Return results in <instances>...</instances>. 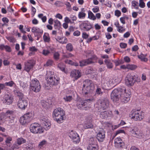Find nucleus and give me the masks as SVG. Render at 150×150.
<instances>
[{
	"mask_svg": "<svg viewBox=\"0 0 150 150\" xmlns=\"http://www.w3.org/2000/svg\"><path fill=\"white\" fill-rule=\"evenodd\" d=\"M131 96V92L126 89H122L120 92L115 89L112 91L111 95V99L116 104L119 103L120 97L121 102L122 103H126L130 100Z\"/></svg>",
	"mask_w": 150,
	"mask_h": 150,
	"instance_id": "f257e3e1",
	"label": "nucleus"
},
{
	"mask_svg": "<svg viewBox=\"0 0 150 150\" xmlns=\"http://www.w3.org/2000/svg\"><path fill=\"white\" fill-rule=\"evenodd\" d=\"M52 116L54 120L59 124L62 123L65 118V112L60 108H57L53 110Z\"/></svg>",
	"mask_w": 150,
	"mask_h": 150,
	"instance_id": "f03ea898",
	"label": "nucleus"
},
{
	"mask_svg": "<svg viewBox=\"0 0 150 150\" xmlns=\"http://www.w3.org/2000/svg\"><path fill=\"white\" fill-rule=\"evenodd\" d=\"M129 117L134 120L141 121L144 118L145 113L138 109H133L130 112Z\"/></svg>",
	"mask_w": 150,
	"mask_h": 150,
	"instance_id": "7ed1b4c3",
	"label": "nucleus"
},
{
	"mask_svg": "<svg viewBox=\"0 0 150 150\" xmlns=\"http://www.w3.org/2000/svg\"><path fill=\"white\" fill-rule=\"evenodd\" d=\"M125 80L126 84H139L141 80L137 75H135L132 76L131 74L129 73L127 75Z\"/></svg>",
	"mask_w": 150,
	"mask_h": 150,
	"instance_id": "20e7f679",
	"label": "nucleus"
},
{
	"mask_svg": "<svg viewBox=\"0 0 150 150\" xmlns=\"http://www.w3.org/2000/svg\"><path fill=\"white\" fill-rule=\"evenodd\" d=\"M12 113V112L11 111L8 110L6 113H1L0 115V124L1 125L4 123H12L10 116Z\"/></svg>",
	"mask_w": 150,
	"mask_h": 150,
	"instance_id": "39448f33",
	"label": "nucleus"
},
{
	"mask_svg": "<svg viewBox=\"0 0 150 150\" xmlns=\"http://www.w3.org/2000/svg\"><path fill=\"white\" fill-rule=\"evenodd\" d=\"M30 130L31 132L34 134H41L43 133L44 129L42 126L38 123H35L30 125Z\"/></svg>",
	"mask_w": 150,
	"mask_h": 150,
	"instance_id": "423d86ee",
	"label": "nucleus"
},
{
	"mask_svg": "<svg viewBox=\"0 0 150 150\" xmlns=\"http://www.w3.org/2000/svg\"><path fill=\"white\" fill-rule=\"evenodd\" d=\"M54 72L49 71L47 72L46 80L47 83L49 84H58L59 83V79H56L55 77L53 78L52 76L54 74Z\"/></svg>",
	"mask_w": 150,
	"mask_h": 150,
	"instance_id": "0eeeda50",
	"label": "nucleus"
},
{
	"mask_svg": "<svg viewBox=\"0 0 150 150\" xmlns=\"http://www.w3.org/2000/svg\"><path fill=\"white\" fill-rule=\"evenodd\" d=\"M41 122L44 130L45 129L47 130L50 128L51 125V122L47 117H42L41 118Z\"/></svg>",
	"mask_w": 150,
	"mask_h": 150,
	"instance_id": "6e6552de",
	"label": "nucleus"
},
{
	"mask_svg": "<svg viewBox=\"0 0 150 150\" xmlns=\"http://www.w3.org/2000/svg\"><path fill=\"white\" fill-rule=\"evenodd\" d=\"M68 135L74 142L77 143L80 142L79 136L76 132L71 131L69 132Z\"/></svg>",
	"mask_w": 150,
	"mask_h": 150,
	"instance_id": "1a4fd4ad",
	"label": "nucleus"
},
{
	"mask_svg": "<svg viewBox=\"0 0 150 150\" xmlns=\"http://www.w3.org/2000/svg\"><path fill=\"white\" fill-rule=\"evenodd\" d=\"M27 97H23L21 99H19L18 106L19 108L22 110L25 109L28 105Z\"/></svg>",
	"mask_w": 150,
	"mask_h": 150,
	"instance_id": "9d476101",
	"label": "nucleus"
},
{
	"mask_svg": "<svg viewBox=\"0 0 150 150\" xmlns=\"http://www.w3.org/2000/svg\"><path fill=\"white\" fill-rule=\"evenodd\" d=\"M79 27L81 30L84 31H88L92 28L91 24L88 21H84L79 25Z\"/></svg>",
	"mask_w": 150,
	"mask_h": 150,
	"instance_id": "9b49d317",
	"label": "nucleus"
},
{
	"mask_svg": "<svg viewBox=\"0 0 150 150\" xmlns=\"http://www.w3.org/2000/svg\"><path fill=\"white\" fill-rule=\"evenodd\" d=\"M98 103L100 107L103 109H106L109 106V103L108 100L107 98H102L99 99Z\"/></svg>",
	"mask_w": 150,
	"mask_h": 150,
	"instance_id": "f8f14e48",
	"label": "nucleus"
},
{
	"mask_svg": "<svg viewBox=\"0 0 150 150\" xmlns=\"http://www.w3.org/2000/svg\"><path fill=\"white\" fill-rule=\"evenodd\" d=\"M35 63L33 60H29L24 63V70L28 72L33 67Z\"/></svg>",
	"mask_w": 150,
	"mask_h": 150,
	"instance_id": "ddd939ff",
	"label": "nucleus"
},
{
	"mask_svg": "<svg viewBox=\"0 0 150 150\" xmlns=\"http://www.w3.org/2000/svg\"><path fill=\"white\" fill-rule=\"evenodd\" d=\"M132 134L136 137L140 139L143 137L144 136L142 131L136 128L132 129Z\"/></svg>",
	"mask_w": 150,
	"mask_h": 150,
	"instance_id": "4468645a",
	"label": "nucleus"
},
{
	"mask_svg": "<svg viewBox=\"0 0 150 150\" xmlns=\"http://www.w3.org/2000/svg\"><path fill=\"white\" fill-rule=\"evenodd\" d=\"M105 137V132L103 129L99 131L97 134V138L99 142H103Z\"/></svg>",
	"mask_w": 150,
	"mask_h": 150,
	"instance_id": "2eb2a0df",
	"label": "nucleus"
},
{
	"mask_svg": "<svg viewBox=\"0 0 150 150\" xmlns=\"http://www.w3.org/2000/svg\"><path fill=\"white\" fill-rule=\"evenodd\" d=\"M32 32L34 34L35 36L36 37V36H39L42 35L43 33V31L42 29L36 27H34L31 29Z\"/></svg>",
	"mask_w": 150,
	"mask_h": 150,
	"instance_id": "dca6fc26",
	"label": "nucleus"
},
{
	"mask_svg": "<svg viewBox=\"0 0 150 150\" xmlns=\"http://www.w3.org/2000/svg\"><path fill=\"white\" fill-rule=\"evenodd\" d=\"M115 146L117 148L122 147L124 146V143L120 137L116 138L114 140Z\"/></svg>",
	"mask_w": 150,
	"mask_h": 150,
	"instance_id": "f3484780",
	"label": "nucleus"
},
{
	"mask_svg": "<svg viewBox=\"0 0 150 150\" xmlns=\"http://www.w3.org/2000/svg\"><path fill=\"white\" fill-rule=\"evenodd\" d=\"M81 74L80 71L77 70H74L71 72L70 76L72 78L77 79L81 76Z\"/></svg>",
	"mask_w": 150,
	"mask_h": 150,
	"instance_id": "a211bd4d",
	"label": "nucleus"
},
{
	"mask_svg": "<svg viewBox=\"0 0 150 150\" xmlns=\"http://www.w3.org/2000/svg\"><path fill=\"white\" fill-rule=\"evenodd\" d=\"M112 115V112L109 110L101 112L100 115V117L103 118H106L108 117H111Z\"/></svg>",
	"mask_w": 150,
	"mask_h": 150,
	"instance_id": "6ab92c4d",
	"label": "nucleus"
},
{
	"mask_svg": "<svg viewBox=\"0 0 150 150\" xmlns=\"http://www.w3.org/2000/svg\"><path fill=\"white\" fill-rule=\"evenodd\" d=\"M19 122L20 124L23 125H26L30 122L24 115L21 117Z\"/></svg>",
	"mask_w": 150,
	"mask_h": 150,
	"instance_id": "aec40b11",
	"label": "nucleus"
},
{
	"mask_svg": "<svg viewBox=\"0 0 150 150\" xmlns=\"http://www.w3.org/2000/svg\"><path fill=\"white\" fill-rule=\"evenodd\" d=\"M4 101L5 103L8 105H9L11 104L13 101V98L10 96L8 94L5 95L4 97Z\"/></svg>",
	"mask_w": 150,
	"mask_h": 150,
	"instance_id": "412c9836",
	"label": "nucleus"
},
{
	"mask_svg": "<svg viewBox=\"0 0 150 150\" xmlns=\"http://www.w3.org/2000/svg\"><path fill=\"white\" fill-rule=\"evenodd\" d=\"M87 101L82 102L80 104L79 103H77V106L78 108L81 110H86V108L87 106Z\"/></svg>",
	"mask_w": 150,
	"mask_h": 150,
	"instance_id": "4be33fe9",
	"label": "nucleus"
},
{
	"mask_svg": "<svg viewBox=\"0 0 150 150\" xmlns=\"http://www.w3.org/2000/svg\"><path fill=\"white\" fill-rule=\"evenodd\" d=\"M97 59V57L95 55L93 56L91 58L85 60L87 64H90L96 61Z\"/></svg>",
	"mask_w": 150,
	"mask_h": 150,
	"instance_id": "5701e85b",
	"label": "nucleus"
},
{
	"mask_svg": "<svg viewBox=\"0 0 150 150\" xmlns=\"http://www.w3.org/2000/svg\"><path fill=\"white\" fill-rule=\"evenodd\" d=\"M55 39L57 41L62 44H66L67 42V39L65 37H57L55 38Z\"/></svg>",
	"mask_w": 150,
	"mask_h": 150,
	"instance_id": "b1692460",
	"label": "nucleus"
},
{
	"mask_svg": "<svg viewBox=\"0 0 150 150\" xmlns=\"http://www.w3.org/2000/svg\"><path fill=\"white\" fill-rule=\"evenodd\" d=\"M24 115L30 122L33 119L34 116V112L33 111L27 113Z\"/></svg>",
	"mask_w": 150,
	"mask_h": 150,
	"instance_id": "393cba45",
	"label": "nucleus"
},
{
	"mask_svg": "<svg viewBox=\"0 0 150 150\" xmlns=\"http://www.w3.org/2000/svg\"><path fill=\"white\" fill-rule=\"evenodd\" d=\"M30 88L34 92H37L40 91L41 86L40 85H31Z\"/></svg>",
	"mask_w": 150,
	"mask_h": 150,
	"instance_id": "a878e982",
	"label": "nucleus"
},
{
	"mask_svg": "<svg viewBox=\"0 0 150 150\" xmlns=\"http://www.w3.org/2000/svg\"><path fill=\"white\" fill-rule=\"evenodd\" d=\"M84 11V8H82L81 9V11L79 13L78 17L79 19H83L85 18L86 14Z\"/></svg>",
	"mask_w": 150,
	"mask_h": 150,
	"instance_id": "bb28decb",
	"label": "nucleus"
},
{
	"mask_svg": "<svg viewBox=\"0 0 150 150\" xmlns=\"http://www.w3.org/2000/svg\"><path fill=\"white\" fill-rule=\"evenodd\" d=\"M43 39L45 42H49L50 40V38L49 34L45 33L43 36Z\"/></svg>",
	"mask_w": 150,
	"mask_h": 150,
	"instance_id": "cd10ccee",
	"label": "nucleus"
},
{
	"mask_svg": "<svg viewBox=\"0 0 150 150\" xmlns=\"http://www.w3.org/2000/svg\"><path fill=\"white\" fill-rule=\"evenodd\" d=\"M99 147L98 145H88L87 147L88 150H98Z\"/></svg>",
	"mask_w": 150,
	"mask_h": 150,
	"instance_id": "c85d7f7f",
	"label": "nucleus"
},
{
	"mask_svg": "<svg viewBox=\"0 0 150 150\" xmlns=\"http://www.w3.org/2000/svg\"><path fill=\"white\" fill-rule=\"evenodd\" d=\"M54 27L55 29H59L61 26V23L58 20H54Z\"/></svg>",
	"mask_w": 150,
	"mask_h": 150,
	"instance_id": "c756f323",
	"label": "nucleus"
},
{
	"mask_svg": "<svg viewBox=\"0 0 150 150\" xmlns=\"http://www.w3.org/2000/svg\"><path fill=\"white\" fill-rule=\"evenodd\" d=\"M14 92L15 94L19 97V99H21L23 97H27L24 96L22 93L18 90H14Z\"/></svg>",
	"mask_w": 150,
	"mask_h": 150,
	"instance_id": "7c9ffc66",
	"label": "nucleus"
},
{
	"mask_svg": "<svg viewBox=\"0 0 150 150\" xmlns=\"http://www.w3.org/2000/svg\"><path fill=\"white\" fill-rule=\"evenodd\" d=\"M146 54H144L141 53L140 55H138L137 57L142 61L146 62L148 60L147 58L146 57Z\"/></svg>",
	"mask_w": 150,
	"mask_h": 150,
	"instance_id": "2f4dec72",
	"label": "nucleus"
},
{
	"mask_svg": "<svg viewBox=\"0 0 150 150\" xmlns=\"http://www.w3.org/2000/svg\"><path fill=\"white\" fill-rule=\"evenodd\" d=\"M104 62L106 64L108 68L112 69L113 67V64L112 63L110 62V61L109 60L105 59Z\"/></svg>",
	"mask_w": 150,
	"mask_h": 150,
	"instance_id": "473e14b6",
	"label": "nucleus"
},
{
	"mask_svg": "<svg viewBox=\"0 0 150 150\" xmlns=\"http://www.w3.org/2000/svg\"><path fill=\"white\" fill-rule=\"evenodd\" d=\"M88 18L90 19L95 20L96 19V17L95 16L93 13L90 11H89L88 12Z\"/></svg>",
	"mask_w": 150,
	"mask_h": 150,
	"instance_id": "72a5a7b5",
	"label": "nucleus"
},
{
	"mask_svg": "<svg viewBox=\"0 0 150 150\" xmlns=\"http://www.w3.org/2000/svg\"><path fill=\"white\" fill-rule=\"evenodd\" d=\"M26 142V140L22 137L18 138L16 141L17 144L19 145L25 143Z\"/></svg>",
	"mask_w": 150,
	"mask_h": 150,
	"instance_id": "f704fd0d",
	"label": "nucleus"
},
{
	"mask_svg": "<svg viewBox=\"0 0 150 150\" xmlns=\"http://www.w3.org/2000/svg\"><path fill=\"white\" fill-rule=\"evenodd\" d=\"M98 145L96 140L95 138H93L90 139L89 141V144L88 145Z\"/></svg>",
	"mask_w": 150,
	"mask_h": 150,
	"instance_id": "c9c22d12",
	"label": "nucleus"
},
{
	"mask_svg": "<svg viewBox=\"0 0 150 150\" xmlns=\"http://www.w3.org/2000/svg\"><path fill=\"white\" fill-rule=\"evenodd\" d=\"M65 65L62 63H61L58 64L57 65V67L62 71L66 73L65 71Z\"/></svg>",
	"mask_w": 150,
	"mask_h": 150,
	"instance_id": "e433bc0d",
	"label": "nucleus"
},
{
	"mask_svg": "<svg viewBox=\"0 0 150 150\" xmlns=\"http://www.w3.org/2000/svg\"><path fill=\"white\" fill-rule=\"evenodd\" d=\"M137 68V66L134 64L127 65V69L131 70H133Z\"/></svg>",
	"mask_w": 150,
	"mask_h": 150,
	"instance_id": "4c0bfd02",
	"label": "nucleus"
},
{
	"mask_svg": "<svg viewBox=\"0 0 150 150\" xmlns=\"http://www.w3.org/2000/svg\"><path fill=\"white\" fill-rule=\"evenodd\" d=\"M66 48L67 50L71 52L73 50V47L71 43H68L66 45Z\"/></svg>",
	"mask_w": 150,
	"mask_h": 150,
	"instance_id": "58836bf2",
	"label": "nucleus"
},
{
	"mask_svg": "<svg viewBox=\"0 0 150 150\" xmlns=\"http://www.w3.org/2000/svg\"><path fill=\"white\" fill-rule=\"evenodd\" d=\"M129 18L126 15H125L123 17L120 18V20L121 23L123 24H125V20H127Z\"/></svg>",
	"mask_w": 150,
	"mask_h": 150,
	"instance_id": "ea45409f",
	"label": "nucleus"
},
{
	"mask_svg": "<svg viewBox=\"0 0 150 150\" xmlns=\"http://www.w3.org/2000/svg\"><path fill=\"white\" fill-rule=\"evenodd\" d=\"M132 6H133L134 8L136 9L139 8L138 6V3L137 2L135 1H133L132 2Z\"/></svg>",
	"mask_w": 150,
	"mask_h": 150,
	"instance_id": "a19ab883",
	"label": "nucleus"
},
{
	"mask_svg": "<svg viewBox=\"0 0 150 150\" xmlns=\"http://www.w3.org/2000/svg\"><path fill=\"white\" fill-rule=\"evenodd\" d=\"M53 63V61L51 60H48L46 63L44 64V66H49L52 65Z\"/></svg>",
	"mask_w": 150,
	"mask_h": 150,
	"instance_id": "79ce46f5",
	"label": "nucleus"
},
{
	"mask_svg": "<svg viewBox=\"0 0 150 150\" xmlns=\"http://www.w3.org/2000/svg\"><path fill=\"white\" fill-rule=\"evenodd\" d=\"M63 99L65 101L70 102L72 99V97L71 96H66L63 98Z\"/></svg>",
	"mask_w": 150,
	"mask_h": 150,
	"instance_id": "37998d69",
	"label": "nucleus"
},
{
	"mask_svg": "<svg viewBox=\"0 0 150 150\" xmlns=\"http://www.w3.org/2000/svg\"><path fill=\"white\" fill-rule=\"evenodd\" d=\"M93 127V125L91 123H88L86 124H85L84 126V128L88 129L92 128Z\"/></svg>",
	"mask_w": 150,
	"mask_h": 150,
	"instance_id": "c03bdc74",
	"label": "nucleus"
},
{
	"mask_svg": "<svg viewBox=\"0 0 150 150\" xmlns=\"http://www.w3.org/2000/svg\"><path fill=\"white\" fill-rule=\"evenodd\" d=\"M70 20H71V21L72 23H71V24L74 23V22L76 21L77 19L76 17L74 15H71L70 16Z\"/></svg>",
	"mask_w": 150,
	"mask_h": 150,
	"instance_id": "a18cd8bd",
	"label": "nucleus"
},
{
	"mask_svg": "<svg viewBox=\"0 0 150 150\" xmlns=\"http://www.w3.org/2000/svg\"><path fill=\"white\" fill-rule=\"evenodd\" d=\"M46 142L45 140H43L38 145V147L41 148L43 146L45 145Z\"/></svg>",
	"mask_w": 150,
	"mask_h": 150,
	"instance_id": "49530a36",
	"label": "nucleus"
},
{
	"mask_svg": "<svg viewBox=\"0 0 150 150\" xmlns=\"http://www.w3.org/2000/svg\"><path fill=\"white\" fill-rule=\"evenodd\" d=\"M139 6L141 8H144L145 7V3L144 2L143 0H139Z\"/></svg>",
	"mask_w": 150,
	"mask_h": 150,
	"instance_id": "de8ad7c7",
	"label": "nucleus"
},
{
	"mask_svg": "<svg viewBox=\"0 0 150 150\" xmlns=\"http://www.w3.org/2000/svg\"><path fill=\"white\" fill-rule=\"evenodd\" d=\"M42 106L44 108H47V103L44 100H42L41 102Z\"/></svg>",
	"mask_w": 150,
	"mask_h": 150,
	"instance_id": "09e8293b",
	"label": "nucleus"
},
{
	"mask_svg": "<svg viewBox=\"0 0 150 150\" xmlns=\"http://www.w3.org/2000/svg\"><path fill=\"white\" fill-rule=\"evenodd\" d=\"M59 54L57 52H55L54 54V57L55 59L58 60L59 58Z\"/></svg>",
	"mask_w": 150,
	"mask_h": 150,
	"instance_id": "8fccbe9b",
	"label": "nucleus"
},
{
	"mask_svg": "<svg viewBox=\"0 0 150 150\" xmlns=\"http://www.w3.org/2000/svg\"><path fill=\"white\" fill-rule=\"evenodd\" d=\"M23 26L22 25H20L19 27V29L22 33L25 34L26 32L23 30Z\"/></svg>",
	"mask_w": 150,
	"mask_h": 150,
	"instance_id": "3c124183",
	"label": "nucleus"
},
{
	"mask_svg": "<svg viewBox=\"0 0 150 150\" xmlns=\"http://www.w3.org/2000/svg\"><path fill=\"white\" fill-rule=\"evenodd\" d=\"M117 30L120 33H123L125 31V30L124 29H123L122 27L121 26H119L117 28Z\"/></svg>",
	"mask_w": 150,
	"mask_h": 150,
	"instance_id": "603ef678",
	"label": "nucleus"
},
{
	"mask_svg": "<svg viewBox=\"0 0 150 150\" xmlns=\"http://www.w3.org/2000/svg\"><path fill=\"white\" fill-rule=\"evenodd\" d=\"M50 51L47 50H43L42 51V54L45 56H47L50 53Z\"/></svg>",
	"mask_w": 150,
	"mask_h": 150,
	"instance_id": "864d4df0",
	"label": "nucleus"
},
{
	"mask_svg": "<svg viewBox=\"0 0 150 150\" xmlns=\"http://www.w3.org/2000/svg\"><path fill=\"white\" fill-rule=\"evenodd\" d=\"M31 82L32 84H38L39 83V81L36 79L32 80Z\"/></svg>",
	"mask_w": 150,
	"mask_h": 150,
	"instance_id": "5fc2aeb1",
	"label": "nucleus"
},
{
	"mask_svg": "<svg viewBox=\"0 0 150 150\" xmlns=\"http://www.w3.org/2000/svg\"><path fill=\"white\" fill-rule=\"evenodd\" d=\"M121 12L119 10H116L115 11V15L116 16H117L118 17L120 16L121 15Z\"/></svg>",
	"mask_w": 150,
	"mask_h": 150,
	"instance_id": "6e6d98bb",
	"label": "nucleus"
},
{
	"mask_svg": "<svg viewBox=\"0 0 150 150\" xmlns=\"http://www.w3.org/2000/svg\"><path fill=\"white\" fill-rule=\"evenodd\" d=\"M80 66L81 67H83L87 65L86 63L85 60H83L80 62Z\"/></svg>",
	"mask_w": 150,
	"mask_h": 150,
	"instance_id": "4d7b16f0",
	"label": "nucleus"
},
{
	"mask_svg": "<svg viewBox=\"0 0 150 150\" xmlns=\"http://www.w3.org/2000/svg\"><path fill=\"white\" fill-rule=\"evenodd\" d=\"M88 35L87 34V33L86 32H83L82 33V37L84 39H86L88 37Z\"/></svg>",
	"mask_w": 150,
	"mask_h": 150,
	"instance_id": "13d9d810",
	"label": "nucleus"
},
{
	"mask_svg": "<svg viewBox=\"0 0 150 150\" xmlns=\"http://www.w3.org/2000/svg\"><path fill=\"white\" fill-rule=\"evenodd\" d=\"M2 46L6 49V51L8 52H10L11 51V48L8 46L6 45L4 46V45H2Z\"/></svg>",
	"mask_w": 150,
	"mask_h": 150,
	"instance_id": "bf43d9fd",
	"label": "nucleus"
},
{
	"mask_svg": "<svg viewBox=\"0 0 150 150\" xmlns=\"http://www.w3.org/2000/svg\"><path fill=\"white\" fill-rule=\"evenodd\" d=\"M120 46L122 48H125L127 47V44L125 43H121L120 44Z\"/></svg>",
	"mask_w": 150,
	"mask_h": 150,
	"instance_id": "052dcab7",
	"label": "nucleus"
},
{
	"mask_svg": "<svg viewBox=\"0 0 150 150\" xmlns=\"http://www.w3.org/2000/svg\"><path fill=\"white\" fill-rule=\"evenodd\" d=\"M64 21L67 23H72L71 21V20L69 19V18L67 17H65L64 18Z\"/></svg>",
	"mask_w": 150,
	"mask_h": 150,
	"instance_id": "680f3d73",
	"label": "nucleus"
},
{
	"mask_svg": "<svg viewBox=\"0 0 150 150\" xmlns=\"http://www.w3.org/2000/svg\"><path fill=\"white\" fill-rule=\"evenodd\" d=\"M65 63L71 65H73L74 62L71 60L67 59L65 61Z\"/></svg>",
	"mask_w": 150,
	"mask_h": 150,
	"instance_id": "e2e57ef3",
	"label": "nucleus"
},
{
	"mask_svg": "<svg viewBox=\"0 0 150 150\" xmlns=\"http://www.w3.org/2000/svg\"><path fill=\"white\" fill-rule=\"evenodd\" d=\"M84 82V84H91L92 83V81L89 79H86L85 80Z\"/></svg>",
	"mask_w": 150,
	"mask_h": 150,
	"instance_id": "0e129e2a",
	"label": "nucleus"
},
{
	"mask_svg": "<svg viewBox=\"0 0 150 150\" xmlns=\"http://www.w3.org/2000/svg\"><path fill=\"white\" fill-rule=\"evenodd\" d=\"M92 11L94 13L97 12L99 11V7L98 6H96L92 9Z\"/></svg>",
	"mask_w": 150,
	"mask_h": 150,
	"instance_id": "69168bd1",
	"label": "nucleus"
},
{
	"mask_svg": "<svg viewBox=\"0 0 150 150\" xmlns=\"http://www.w3.org/2000/svg\"><path fill=\"white\" fill-rule=\"evenodd\" d=\"M12 138L11 137H8L6 139L5 141V142L6 143H10V142L12 141Z\"/></svg>",
	"mask_w": 150,
	"mask_h": 150,
	"instance_id": "338daca9",
	"label": "nucleus"
},
{
	"mask_svg": "<svg viewBox=\"0 0 150 150\" xmlns=\"http://www.w3.org/2000/svg\"><path fill=\"white\" fill-rule=\"evenodd\" d=\"M29 50L30 51L34 52L37 51V49L35 47L33 46L32 47H30L29 48Z\"/></svg>",
	"mask_w": 150,
	"mask_h": 150,
	"instance_id": "774afa93",
	"label": "nucleus"
}]
</instances>
